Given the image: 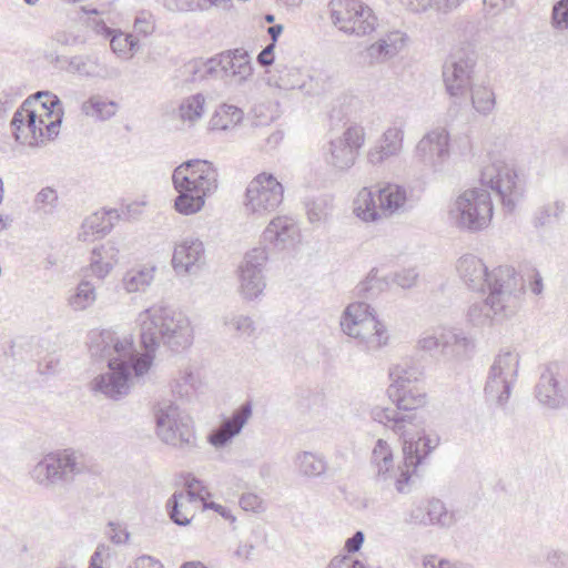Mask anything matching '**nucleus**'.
<instances>
[{
	"label": "nucleus",
	"instance_id": "nucleus-26",
	"mask_svg": "<svg viewBox=\"0 0 568 568\" xmlns=\"http://www.w3.org/2000/svg\"><path fill=\"white\" fill-rule=\"evenodd\" d=\"M405 45V34L392 31L368 45L359 57L365 65H376L396 57Z\"/></svg>",
	"mask_w": 568,
	"mask_h": 568
},
{
	"label": "nucleus",
	"instance_id": "nucleus-28",
	"mask_svg": "<svg viewBox=\"0 0 568 568\" xmlns=\"http://www.w3.org/2000/svg\"><path fill=\"white\" fill-rule=\"evenodd\" d=\"M220 80L236 78L240 82L251 77L253 68L246 50L240 48L216 54Z\"/></svg>",
	"mask_w": 568,
	"mask_h": 568
},
{
	"label": "nucleus",
	"instance_id": "nucleus-25",
	"mask_svg": "<svg viewBox=\"0 0 568 568\" xmlns=\"http://www.w3.org/2000/svg\"><path fill=\"white\" fill-rule=\"evenodd\" d=\"M251 416L252 404L251 402H245L210 433L209 443L215 448L227 446L233 438L240 435Z\"/></svg>",
	"mask_w": 568,
	"mask_h": 568
},
{
	"label": "nucleus",
	"instance_id": "nucleus-11",
	"mask_svg": "<svg viewBox=\"0 0 568 568\" xmlns=\"http://www.w3.org/2000/svg\"><path fill=\"white\" fill-rule=\"evenodd\" d=\"M477 54L469 45L455 49L443 64V81L450 98H466L473 85Z\"/></svg>",
	"mask_w": 568,
	"mask_h": 568
},
{
	"label": "nucleus",
	"instance_id": "nucleus-32",
	"mask_svg": "<svg viewBox=\"0 0 568 568\" xmlns=\"http://www.w3.org/2000/svg\"><path fill=\"white\" fill-rule=\"evenodd\" d=\"M404 132L400 128H389L381 136L377 144L367 153L369 163L376 165L399 154L403 148Z\"/></svg>",
	"mask_w": 568,
	"mask_h": 568
},
{
	"label": "nucleus",
	"instance_id": "nucleus-50",
	"mask_svg": "<svg viewBox=\"0 0 568 568\" xmlns=\"http://www.w3.org/2000/svg\"><path fill=\"white\" fill-rule=\"evenodd\" d=\"M464 0H458L453 6H446L443 0H400L402 4L415 13L425 12L429 8H436L438 11L448 12L456 9Z\"/></svg>",
	"mask_w": 568,
	"mask_h": 568
},
{
	"label": "nucleus",
	"instance_id": "nucleus-6",
	"mask_svg": "<svg viewBox=\"0 0 568 568\" xmlns=\"http://www.w3.org/2000/svg\"><path fill=\"white\" fill-rule=\"evenodd\" d=\"M342 331L358 341L368 352H376L389 342L388 331L374 308L366 302L351 303L341 317Z\"/></svg>",
	"mask_w": 568,
	"mask_h": 568
},
{
	"label": "nucleus",
	"instance_id": "nucleus-45",
	"mask_svg": "<svg viewBox=\"0 0 568 568\" xmlns=\"http://www.w3.org/2000/svg\"><path fill=\"white\" fill-rule=\"evenodd\" d=\"M565 209L566 205L561 201L544 204L535 214L534 225L536 227H545L557 223L565 212Z\"/></svg>",
	"mask_w": 568,
	"mask_h": 568
},
{
	"label": "nucleus",
	"instance_id": "nucleus-24",
	"mask_svg": "<svg viewBox=\"0 0 568 568\" xmlns=\"http://www.w3.org/2000/svg\"><path fill=\"white\" fill-rule=\"evenodd\" d=\"M267 83L282 90L298 89L306 95L318 92V83L300 69L277 63L273 71L267 72Z\"/></svg>",
	"mask_w": 568,
	"mask_h": 568
},
{
	"label": "nucleus",
	"instance_id": "nucleus-55",
	"mask_svg": "<svg viewBox=\"0 0 568 568\" xmlns=\"http://www.w3.org/2000/svg\"><path fill=\"white\" fill-rule=\"evenodd\" d=\"M550 22L556 30H568V0H559L552 6Z\"/></svg>",
	"mask_w": 568,
	"mask_h": 568
},
{
	"label": "nucleus",
	"instance_id": "nucleus-2",
	"mask_svg": "<svg viewBox=\"0 0 568 568\" xmlns=\"http://www.w3.org/2000/svg\"><path fill=\"white\" fill-rule=\"evenodd\" d=\"M140 339L145 349L142 356H151L162 344L172 352H181L193 343V327L182 312L166 306H152L139 315Z\"/></svg>",
	"mask_w": 568,
	"mask_h": 568
},
{
	"label": "nucleus",
	"instance_id": "nucleus-14",
	"mask_svg": "<svg viewBox=\"0 0 568 568\" xmlns=\"http://www.w3.org/2000/svg\"><path fill=\"white\" fill-rule=\"evenodd\" d=\"M371 463L376 469L375 481L384 489L394 487L399 494L409 493L410 470L394 466V455L388 443L379 438L372 452Z\"/></svg>",
	"mask_w": 568,
	"mask_h": 568
},
{
	"label": "nucleus",
	"instance_id": "nucleus-12",
	"mask_svg": "<svg viewBox=\"0 0 568 568\" xmlns=\"http://www.w3.org/2000/svg\"><path fill=\"white\" fill-rule=\"evenodd\" d=\"M84 471L82 456L63 450L47 455L33 467L31 475L40 485L58 486L71 483L75 476Z\"/></svg>",
	"mask_w": 568,
	"mask_h": 568
},
{
	"label": "nucleus",
	"instance_id": "nucleus-51",
	"mask_svg": "<svg viewBox=\"0 0 568 568\" xmlns=\"http://www.w3.org/2000/svg\"><path fill=\"white\" fill-rule=\"evenodd\" d=\"M225 325L230 326L231 329L235 331L240 336L251 337L255 334L256 325L254 320L244 314L232 315L225 321Z\"/></svg>",
	"mask_w": 568,
	"mask_h": 568
},
{
	"label": "nucleus",
	"instance_id": "nucleus-56",
	"mask_svg": "<svg viewBox=\"0 0 568 568\" xmlns=\"http://www.w3.org/2000/svg\"><path fill=\"white\" fill-rule=\"evenodd\" d=\"M36 99L40 100L41 112H43L47 118H53V114H55L59 109H62L59 98L49 91H39L36 94Z\"/></svg>",
	"mask_w": 568,
	"mask_h": 568
},
{
	"label": "nucleus",
	"instance_id": "nucleus-9",
	"mask_svg": "<svg viewBox=\"0 0 568 568\" xmlns=\"http://www.w3.org/2000/svg\"><path fill=\"white\" fill-rule=\"evenodd\" d=\"M480 184L494 191L508 212L514 211L524 194V184L515 166L501 160L493 161L483 168Z\"/></svg>",
	"mask_w": 568,
	"mask_h": 568
},
{
	"label": "nucleus",
	"instance_id": "nucleus-7",
	"mask_svg": "<svg viewBox=\"0 0 568 568\" xmlns=\"http://www.w3.org/2000/svg\"><path fill=\"white\" fill-rule=\"evenodd\" d=\"M493 202L485 189H468L457 196L449 209V219L460 230L478 232L486 229L493 217Z\"/></svg>",
	"mask_w": 568,
	"mask_h": 568
},
{
	"label": "nucleus",
	"instance_id": "nucleus-19",
	"mask_svg": "<svg viewBox=\"0 0 568 568\" xmlns=\"http://www.w3.org/2000/svg\"><path fill=\"white\" fill-rule=\"evenodd\" d=\"M416 160L433 171H440L449 158V134L444 128L426 133L415 149Z\"/></svg>",
	"mask_w": 568,
	"mask_h": 568
},
{
	"label": "nucleus",
	"instance_id": "nucleus-30",
	"mask_svg": "<svg viewBox=\"0 0 568 568\" xmlns=\"http://www.w3.org/2000/svg\"><path fill=\"white\" fill-rule=\"evenodd\" d=\"M377 193L382 217L403 214L412 207L406 189L402 185L386 183Z\"/></svg>",
	"mask_w": 568,
	"mask_h": 568
},
{
	"label": "nucleus",
	"instance_id": "nucleus-64",
	"mask_svg": "<svg viewBox=\"0 0 568 568\" xmlns=\"http://www.w3.org/2000/svg\"><path fill=\"white\" fill-rule=\"evenodd\" d=\"M134 566L135 568H163L160 560L148 555L138 557L134 561Z\"/></svg>",
	"mask_w": 568,
	"mask_h": 568
},
{
	"label": "nucleus",
	"instance_id": "nucleus-41",
	"mask_svg": "<svg viewBox=\"0 0 568 568\" xmlns=\"http://www.w3.org/2000/svg\"><path fill=\"white\" fill-rule=\"evenodd\" d=\"M423 373L418 367L407 362L393 365L389 368L390 385H396V388H409L408 386L419 381Z\"/></svg>",
	"mask_w": 568,
	"mask_h": 568
},
{
	"label": "nucleus",
	"instance_id": "nucleus-31",
	"mask_svg": "<svg viewBox=\"0 0 568 568\" xmlns=\"http://www.w3.org/2000/svg\"><path fill=\"white\" fill-rule=\"evenodd\" d=\"M69 71L88 78L115 79L120 77L118 68L108 67L98 55H75L69 61Z\"/></svg>",
	"mask_w": 568,
	"mask_h": 568
},
{
	"label": "nucleus",
	"instance_id": "nucleus-5",
	"mask_svg": "<svg viewBox=\"0 0 568 568\" xmlns=\"http://www.w3.org/2000/svg\"><path fill=\"white\" fill-rule=\"evenodd\" d=\"M509 270H499L493 277L495 284L487 298L468 307L467 321L473 326H491L517 313L524 294V283L515 282Z\"/></svg>",
	"mask_w": 568,
	"mask_h": 568
},
{
	"label": "nucleus",
	"instance_id": "nucleus-63",
	"mask_svg": "<svg viewBox=\"0 0 568 568\" xmlns=\"http://www.w3.org/2000/svg\"><path fill=\"white\" fill-rule=\"evenodd\" d=\"M109 556L110 547L104 544H100L91 557L90 568H102L104 558H108Z\"/></svg>",
	"mask_w": 568,
	"mask_h": 568
},
{
	"label": "nucleus",
	"instance_id": "nucleus-46",
	"mask_svg": "<svg viewBox=\"0 0 568 568\" xmlns=\"http://www.w3.org/2000/svg\"><path fill=\"white\" fill-rule=\"evenodd\" d=\"M97 300L95 288L88 281H82L75 288L74 294L69 297V305L74 311H84Z\"/></svg>",
	"mask_w": 568,
	"mask_h": 568
},
{
	"label": "nucleus",
	"instance_id": "nucleus-39",
	"mask_svg": "<svg viewBox=\"0 0 568 568\" xmlns=\"http://www.w3.org/2000/svg\"><path fill=\"white\" fill-rule=\"evenodd\" d=\"M244 112L232 104L220 105L210 120L212 130L226 131L242 122Z\"/></svg>",
	"mask_w": 568,
	"mask_h": 568
},
{
	"label": "nucleus",
	"instance_id": "nucleus-17",
	"mask_svg": "<svg viewBox=\"0 0 568 568\" xmlns=\"http://www.w3.org/2000/svg\"><path fill=\"white\" fill-rule=\"evenodd\" d=\"M268 260L265 247H255L244 255L239 266V292L246 301H253L262 295L266 283L263 274Z\"/></svg>",
	"mask_w": 568,
	"mask_h": 568
},
{
	"label": "nucleus",
	"instance_id": "nucleus-43",
	"mask_svg": "<svg viewBox=\"0 0 568 568\" xmlns=\"http://www.w3.org/2000/svg\"><path fill=\"white\" fill-rule=\"evenodd\" d=\"M387 286L388 281L384 277H379L378 270L373 268L366 278L356 286L355 294L357 297L363 300H373L377 297Z\"/></svg>",
	"mask_w": 568,
	"mask_h": 568
},
{
	"label": "nucleus",
	"instance_id": "nucleus-62",
	"mask_svg": "<svg viewBox=\"0 0 568 568\" xmlns=\"http://www.w3.org/2000/svg\"><path fill=\"white\" fill-rule=\"evenodd\" d=\"M261 505V498L252 493L243 494L240 498V506L246 511H257Z\"/></svg>",
	"mask_w": 568,
	"mask_h": 568
},
{
	"label": "nucleus",
	"instance_id": "nucleus-52",
	"mask_svg": "<svg viewBox=\"0 0 568 568\" xmlns=\"http://www.w3.org/2000/svg\"><path fill=\"white\" fill-rule=\"evenodd\" d=\"M62 109H59L53 118H47L43 112H38V124L43 128L44 142L53 140L59 134V128L62 122Z\"/></svg>",
	"mask_w": 568,
	"mask_h": 568
},
{
	"label": "nucleus",
	"instance_id": "nucleus-44",
	"mask_svg": "<svg viewBox=\"0 0 568 568\" xmlns=\"http://www.w3.org/2000/svg\"><path fill=\"white\" fill-rule=\"evenodd\" d=\"M296 465L300 474L305 477H318L326 470V462L323 456L302 452L296 457Z\"/></svg>",
	"mask_w": 568,
	"mask_h": 568
},
{
	"label": "nucleus",
	"instance_id": "nucleus-21",
	"mask_svg": "<svg viewBox=\"0 0 568 568\" xmlns=\"http://www.w3.org/2000/svg\"><path fill=\"white\" fill-rule=\"evenodd\" d=\"M31 102L26 100L14 112L11 128L16 140L21 144L39 146L44 143V131L38 124V111L30 109Z\"/></svg>",
	"mask_w": 568,
	"mask_h": 568
},
{
	"label": "nucleus",
	"instance_id": "nucleus-10",
	"mask_svg": "<svg viewBox=\"0 0 568 568\" xmlns=\"http://www.w3.org/2000/svg\"><path fill=\"white\" fill-rule=\"evenodd\" d=\"M284 199V187L271 173L257 174L247 185L243 202L253 219H264L277 210Z\"/></svg>",
	"mask_w": 568,
	"mask_h": 568
},
{
	"label": "nucleus",
	"instance_id": "nucleus-35",
	"mask_svg": "<svg viewBox=\"0 0 568 568\" xmlns=\"http://www.w3.org/2000/svg\"><path fill=\"white\" fill-rule=\"evenodd\" d=\"M219 62L216 55L210 59H193L182 67V75L187 82H200L203 80H220Z\"/></svg>",
	"mask_w": 568,
	"mask_h": 568
},
{
	"label": "nucleus",
	"instance_id": "nucleus-42",
	"mask_svg": "<svg viewBox=\"0 0 568 568\" xmlns=\"http://www.w3.org/2000/svg\"><path fill=\"white\" fill-rule=\"evenodd\" d=\"M470 99L473 108L483 115L490 114L496 105V98L493 89L488 85H471Z\"/></svg>",
	"mask_w": 568,
	"mask_h": 568
},
{
	"label": "nucleus",
	"instance_id": "nucleus-57",
	"mask_svg": "<svg viewBox=\"0 0 568 568\" xmlns=\"http://www.w3.org/2000/svg\"><path fill=\"white\" fill-rule=\"evenodd\" d=\"M172 12H190L200 10V2L195 0H159Z\"/></svg>",
	"mask_w": 568,
	"mask_h": 568
},
{
	"label": "nucleus",
	"instance_id": "nucleus-34",
	"mask_svg": "<svg viewBox=\"0 0 568 568\" xmlns=\"http://www.w3.org/2000/svg\"><path fill=\"white\" fill-rule=\"evenodd\" d=\"M118 260L119 250L113 243L106 242L92 250L90 270L95 277L103 280L112 271Z\"/></svg>",
	"mask_w": 568,
	"mask_h": 568
},
{
	"label": "nucleus",
	"instance_id": "nucleus-47",
	"mask_svg": "<svg viewBox=\"0 0 568 568\" xmlns=\"http://www.w3.org/2000/svg\"><path fill=\"white\" fill-rule=\"evenodd\" d=\"M333 207V199L327 195L316 197L306 203V213L308 221L314 223L328 220Z\"/></svg>",
	"mask_w": 568,
	"mask_h": 568
},
{
	"label": "nucleus",
	"instance_id": "nucleus-4",
	"mask_svg": "<svg viewBox=\"0 0 568 568\" xmlns=\"http://www.w3.org/2000/svg\"><path fill=\"white\" fill-rule=\"evenodd\" d=\"M175 191V210L183 215L202 210L205 197L217 190V171L205 160L193 159L180 164L172 174Z\"/></svg>",
	"mask_w": 568,
	"mask_h": 568
},
{
	"label": "nucleus",
	"instance_id": "nucleus-37",
	"mask_svg": "<svg viewBox=\"0 0 568 568\" xmlns=\"http://www.w3.org/2000/svg\"><path fill=\"white\" fill-rule=\"evenodd\" d=\"M154 266L133 267L124 274L122 286L128 293L145 292L154 280Z\"/></svg>",
	"mask_w": 568,
	"mask_h": 568
},
{
	"label": "nucleus",
	"instance_id": "nucleus-38",
	"mask_svg": "<svg viewBox=\"0 0 568 568\" xmlns=\"http://www.w3.org/2000/svg\"><path fill=\"white\" fill-rule=\"evenodd\" d=\"M456 521L455 515L449 513L445 504L436 498L428 500L426 517H422L419 525H436L443 528L452 527Z\"/></svg>",
	"mask_w": 568,
	"mask_h": 568
},
{
	"label": "nucleus",
	"instance_id": "nucleus-33",
	"mask_svg": "<svg viewBox=\"0 0 568 568\" xmlns=\"http://www.w3.org/2000/svg\"><path fill=\"white\" fill-rule=\"evenodd\" d=\"M396 385H389L387 388L388 398L395 404L397 410L403 414H412L426 404V394L417 388H396ZM392 409V407H389Z\"/></svg>",
	"mask_w": 568,
	"mask_h": 568
},
{
	"label": "nucleus",
	"instance_id": "nucleus-61",
	"mask_svg": "<svg viewBox=\"0 0 568 568\" xmlns=\"http://www.w3.org/2000/svg\"><path fill=\"white\" fill-rule=\"evenodd\" d=\"M108 526L110 528L108 535L112 542L121 545L129 540L130 534L125 529H122L120 525L109 523Z\"/></svg>",
	"mask_w": 568,
	"mask_h": 568
},
{
	"label": "nucleus",
	"instance_id": "nucleus-20",
	"mask_svg": "<svg viewBox=\"0 0 568 568\" xmlns=\"http://www.w3.org/2000/svg\"><path fill=\"white\" fill-rule=\"evenodd\" d=\"M204 265L205 248L201 240L186 237L175 244L172 256V266L178 274H196Z\"/></svg>",
	"mask_w": 568,
	"mask_h": 568
},
{
	"label": "nucleus",
	"instance_id": "nucleus-18",
	"mask_svg": "<svg viewBox=\"0 0 568 568\" xmlns=\"http://www.w3.org/2000/svg\"><path fill=\"white\" fill-rule=\"evenodd\" d=\"M504 268L511 271V277L515 282L524 283L523 277L517 274L514 267L509 265H500L489 272L483 260L473 254L463 255L457 261L456 265L459 278L474 292H485L486 288L488 292L493 291V284H495V280L493 277H495L494 275L499 270Z\"/></svg>",
	"mask_w": 568,
	"mask_h": 568
},
{
	"label": "nucleus",
	"instance_id": "nucleus-49",
	"mask_svg": "<svg viewBox=\"0 0 568 568\" xmlns=\"http://www.w3.org/2000/svg\"><path fill=\"white\" fill-rule=\"evenodd\" d=\"M110 45L115 54L131 58L138 47V41L131 34L115 31L110 39Z\"/></svg>",
	"mask_w": 568,
	"mask_h": 568
},
{
	"label": "nucleus",
	"instance_id": "nucleus-54",
	"mask_svg": "<svg viewBox=\"0 0 568 568\" xmlns=\"http://www.w3.org/2000/svg\"><path fill=\"white\" fill-rule=\"evenodd\" d=\"M83 227L93 234L105 235L113 227V223L105 219V213L95 212L85 219Z\"/></svg>",
	"mask_w": 568,
	"mask_h": 568
},
{
	"label": "nucleus",
	"instance_id": "nucleus-16",
	"mask_svg": "<svg viewBox=\"0 0 568 568\" xmlns=\"http://www.w3.org/2000/svg\"><path fill=\"white\" fill-rule=\"evenodd\" d=\"M365 142L364 129L351 125L343 135L332 140L325 155V162L336 172H346L356 161L358 150Z\"/></svg>",
	"mask_w": 568,
	"mask_h": 568
},
{
	"label": "nucleus",
	"instance_id": "nucleus-36",
	"mask_svg": "<svg viewBox=\"0 0 568 568\" xmlns=\"http://www.w3.org/2000/svg\"><path fill=\"white\" fill-rule=\"evenodd\" d=\"M354 214L365 222L382 219L379 203L376 204L374 193L369 187H363L354 200Z\"/></svg>",
	"mask_w": 568,
	"mask_h": 568
},
{
	"label": "nucleus",
	"instance_id": "nucleus-23",
	"mask_svg": "<svg viewBox=\"0 0 568 568\" xmlns=\"http://www.w3.org/2000/svg\"><path fill=\"white\" fill-rule=\"evenodd\" d=\"M424 351L439 349L444 355L464 356L473 348V341L463 333L442 331L439 334H425L418 339Z\"/></svg>",
	"mask_w": 568,
	"mask_h": 568
},
{
	"label": "nucleus",
	"instance_id": "nucleus-27",
	"mask_svg": "<svg viewBox=\"0 0 568 568\" xmlns=\"http://www.w3.org/2000/svg\"><path fill=\"white\" fill-rule=\"evenodd\" d=\"M185 487V493L175 491L166 504L170 518L179 526H187L190 524L187 514L180 511V507H185L184 501L204 500L210 495L203 483L195 477L186 479Z\"/></svg>",
	"mask_w": 568,
	"mask_h": 568
},
{
	"label": "nucleus",
	"instance_id": "nucleus-8",
	"mask_svg": "<svg viewBox=\"0 0 568 568\" xmlns=\"http://www.w3.org/2000/svg\"><path fill=\"white\" fill-rule=\"evenodd\" d=\"M153 415L161 442L181 449L194 446L195 435L191 420L181 415L173 400L164 398L155 403Z\"/></svg>",
	"mask_w": 568,
	"mask_h": 568
},
{
	"label": "nucleus",
	"instance_id": "nucleus-58",
	"mask_svg": "<svg viewBox=\"0 0 568 568\" xmlns=\"http://www.w3.org/2000/svg\"><path fill=\"white\" fill-rule=\"evenodd\" d=\"M196 376L191 371H185L182 373L180 379L176 384V392L180 396H187L190 389L195 388Z\"/></svg>",
	"mask_w": 568,
	"mask_h": 568
},
{
	"label": "nucleus",
	"instance_id": "nucleus-29",
	"mask_svg": "<svg viewBox=\"0 0 568 568\" xmlns=\"http://www.w3.org/2000/svg\"><path fill=\"white\" fill-rule=\"evenodd\" d=\"M298 237L300 229L297 223L294 219L286 215L272 219L263 232L264 241L280 250L293 246Z\"/></svg>",
	"mask_w": 568,
	"mask_h": 568
},
{
	"label": "nucleus",
	"instance_id": "nucleus-15",
	"mask_svg": "<svg viewBox=\"0 0 568 568\" xmlns=\"http://www.w3.org/2000/svg\"><path fill=\"white\" fill-rule=\"evenodd\" d=\"M519 355L514 351L501 349L489 369L485 385L486 395L491 399H496L499 405L505 404L517 379Z\"/></svg>",
	"mask_w": 568,
	"mask_h": 568
},
{
	"label": "nucleus",
	"instance_id": "nucleus-40",
	"mask_svg": "<svg viewBox=\"0 0 568 568\" xmlns=\"http://www.w3.org/2000/svg\"><path fill=\"white\" fill-rule=\"evenodd\" d=\"M81 110L87 116L105 121L116 113L118 103L101 95H92L89 100L83 102Z\"/></svg>",
	"mask_w": 568,
	"mask_h": 568
},
{
	"label": "nucleus",
	"instance_id": "nucleus-59",
	"mask_svg": "<svg viewBox=\"0 0 568 568\" xmlns=\"http://www.w3.org/2000/svg\"><path fill=\"white\" fill-rule=\"evenodd\" d=\"M418 274L414 268L403 270L395 274L394 282L402 288H410L416 284Z\"/></svg>",
	"mask_w": 568,
	"mask_h": 568
},
{
	"label": "nucleus",
	"instance_id": "nucleus-60",
	"mask_svg": "<svg viewBox=\"0 0 568 568\" xmlns=\"http://www.w3.org/2000/svg\"><path fill=\"white\" fill-rule=\"evenodd\" d=\"M548 565L555 568H568V554L561 550H549L546 555Z\"/></svg>",
	"mask_w": 568,
	"mask_h": 568
},
{
	"label": "nucleus",
	"instance_id": "nucleus-3",
	"mask_svg": "<svg viewBox=\"0 0 568 568\" xmlns=\"http://www.w3.org/2000/svg\"><path fill=\"white\" fill-rule=\"evenodd\" d=\"M371 417L403 440L404 467L410 470V477L439 446L440 437L437 434H427L417 423L416 414H403L375 406L371 409Z\"/></svg>",
	"mask_w": 568,
	"mask_h": 568
},
{
	"label": "nucleus",
	"instance_id": "nucleus-48",
	"mask_svg": "<svg viewBox=\"0 0 568 568\" xmlns=\"http://www.w3.org/2000/svg\"><path fill=\"white\" fill-rule=\"evenodd\" d=\"M205 99L201 93H196L183 100L180 105V116L183 121L195 122L204 112Z\"/></svg>",
	"mask_w": 568,
	"mask_h": 568
},
{
	"label": "nucleus",
	"instance_id": "nucleus-53",
	"mask_svg": "<svg viewBox=\"0 0 568 568\" xmlns=\"http://www.w3.org/2000/svg\"><path fill=\"white\" fill-rule=\"evenodd\" d=\"M58 204L57 191L52 187H43L34 199L37 211L44 214H51Z\"/></svg>",
	"mask_w": 568,
	"mask_h": 568
},
{
	"label": "nucleus",
	"instance_id": "nucleus-13",
	"mask_svg": "<svg viewBox=\"0 0 568 568\" xmlns=\"http://www.w3.org/2000/svg\"><path fill=\"white\" fill-rule=\"evenodd\" d=\"M329 6L332 21L341 31L362 37L375 30L377 19L361 1L332 0Z\"/></svg>",
	"mask_w": 568,
	"mask_h": 568
},
{
	"label": "nucleus",
	"instance_id": "nucleus-1",
	"mask_svg": "<svg viewBox=\"0 0 568 568\" xmlns=\"http://www.w3.org/2000/svg\"><path fill=\"white\" fill-rule=\"evenodd\" d=\"M90 352L92 356L105 359L110 369L93 379L92 390L114 400L129 394L132 374L139 378L152 365V357L138 353L130 338H121L110 331L101 332L92 341Z\"/></svg>",
	"mask_w": 568,
	"mask_h": 568
},
{
	"label": "nucleus",
	"instance_id": "nucleus-22",
	"mask_svg": "<svg viewBox=\"0 0 568 568\" xmlns=\"http://www.w3.org/2000/svg\"><path fill=\"white\" fill-rule=\"evenodd\" d=\"M559 369L558 363L547 365L536 386L539 403L552 409L564 407L568 403V390L558 379Z\"/></svg>",
	"mask_w": 568,
	"mask_h": 568
}]
</instances>
